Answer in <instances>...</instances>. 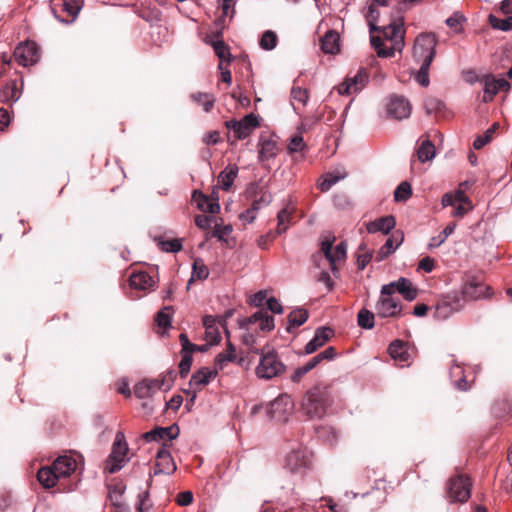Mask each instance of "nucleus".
<instances>
[{
    "instance_id": "1",
    "label": "nucleus",
    "mask_w": 512,
    "mask_h": 512,
    "mask_svg": "<svg viewBox=\"0 0 512 512\" xmlns=\"http://www.w3.org/2000/svg\"><path fill=\"white\" fill-rule=\"evenodd\" d=\"M379 13L373 5H369L368 11L366 13V18L369 23L370 32L381 31L384 39L392 42V45L389 48L384 47L383 40L379 36H371L370 43L372 47L377 51V55L382 58L392 57L395 52H401L405 42H404V27L402 22L391 23L383 28L377 27L376 22L378 20Z\"/></svg>"
},
{
    "instance_id": "2",
    "label": "nucleus",
    "mask_w": 512,
    "mask_h": 512,
    "mask_svg": "<svg viewBox=\"0 0 512 512\" xmlns=\"http://www.w3.org/2000/svg\"><path fill=\"white\" fill-rule=\"evenodd\" d=\"M253 353L260 356L255 369L258 378L270 380L284 373L286 367L273 348L266 346L260 350L254 349Z\"/></svg>"
},
{
    "instance_id": "3",
    "label": "nucleus",
    "mask_w": 512,
    "mask_h": 512,
    "mask_svg": "<svg viewBox=\"0 0 512 512\" xmlns=\"http://www.w3.org/2000/svg\"><path fill=\"white\" fill-rule=\"evenodd\" d=\"M328 405V393L326 389L315 387L307 392L302 402V409L310 418H321Z\"/></svg>"
},
{
    "instance_id": "4",
    "label": "nucleus",
    "mask_w": 512,
    "mask_h": 512,
    "mask_svg": "<svg viewBox=\"0 0 512 512\" xmlns=\"http://www.w3.org/2000/svg\"><path fill=\"white\" fill-rule=\"evenodd\" d=\"M395 285L386 284L381 288V296L376 304V314L381 318L396 317L400 314L402 307L397 297H394Z\"/></svg>"
},
{
    "instance_id": "5",
    "label": "nucleus",
    "mask_w": 512,
    "mask_h": 512,
    "mask_svg": "<svg viewBox=\"0 0 512 512\" xmlns=\"http://www.w3.org/2000/svg\"><path fill=\"white\" fill-rule=\"evenodd\" d=\"M437 39L433 33L419 35L414 43L413 56L418 62H432L436 55Z\"/></svg>"
},
{
    "instance_id": "6",
    "label": "nucleus",
    "mask_w": 512,
    "mask_h": 512,
    "mask_svg": "<svg viewBox=\"0 0 512 512\" xmlns=\"http://www.w3.org/2000/svg\"><path fill=\"white\" fill-rule=\"evenodd\" d=\"M464 308V301L457 291L451 292L438 301L434 309V317L446 320Z\"/></svg>"
},
{
    "instance_id": "7",
    "label": "nucleus",
    "mask_w": 512,
    "mask_h": 512,
    "mask_svg": "<svg viewBox=\"0 0 512 512\" xmlns=\"http://www.w3.org/2000/svg\"><path fill=\"white\" fill-rule=\"evenodd\" d=\"M173 380V372L159 379H145L136 384L134 394L137 398L146 399L152 397L161 389H169Z\"/></svg>"
},
{
    "instance_id": "8",
    "label": "nucleus",
    "mask_w": 512,
    "mask_h": 512,
    "mask_svg": "<svg viewBox=\"0 0 512 512\" xmlns=\"http://www.w3.org/2000/svg\"><path fill=\"white\" fill-rule=\"evenodd\" d=\"M128 452L125 436L122 432H118L115 437L112 452L107 460L106 469L109 473L119 471L126 463V454Z\"/></svg>"
},
{
    "instance_id": "9",
    "label": "nucleus",
    "mask_w": 512,
    "mask_h": 512,
    "mask_svg": "<svg viewBox=\"0 0 512 512\" xmlns=\"http://www.w3.org/2000/svg\"><path fill=\"white\" fill-rule=\"evenodd\" d=\"M472 483L467 476L459 475L448 484L447 497L451 503L466 502L471 495Z\"/></svg>"
},
{
    "instance_id": "10",
    "label": "nucleus",
    "mask_w": 512,
    "mask_h": 512,
    "mask_svg": "<svg viewBox=\"0 0 512 512\" xmlns=\"http://www.w3.org/2000/svg\"><path fill=\"white\" fill-rule=\"evenodd\" d=\"M368 79L369 75L366 69H359L355 75L347 76L338 86V93L347 96L358 93L366 86Z\"/></svg>"
},
{
    "instance_id": "11",
    "label": "nucleus",
    "mask_w": 512,
    "mask_h": 512,
    "mask_svg": "<svg viewBox=\"0 0 512 512\" xmlns=\"http://www.w3.org/2000/svg\"><path fill=\"white\" fill-rule=\"evenodd\" d=\"M332 240H325L321 243V251L325 255V258L329 261L330 267L333 273L337 271L336 262L344 260L347 255V245L345 242H340L333 248Z\"/></svg>"
},
{
    "instance_id": "12",
    "label": "nucleus",
    "mask_w": 512,
    "mask_h": 512,
    "mask_svg": "<svg viewBox=\"0 0 512 512\" xmlns=\"http://www.w3.org/2000/svg\"><path fill=\"white\" fill-rule=\"evenodd\" d=\"M293 408L294 403L291 397L287 394H282L270 404L269 413L276 421L284 422L292 413Z\"/></svg>"
},
{
    "instance_id": "13",
    "label": "nucleus",
    "mask_w": 512,
    "mask_h": 512,
    "mask_svg": "<svg viewBox=\"0 0 512 512\" xmlns=\"http://www.w3.org/2000/svg\"><path fill=\"white\" fill-rule=\"evenodd\" d=\"M490 288L484 285L482 282L476 280L475 278L469 279L465 282L461 288V291L458 292L464 301V304L468 301H474L481 298H485L488 296V291Z\"/></svg>"
},
{
    "instance_id": "14",
    "label": "nucleus",
    "mask_w": 512,
    "mask_h": 512,
    "mask_svg": "<svg viewBox=\"0 0 512 512\" xmlns=\"http://www.w3.org/2000/svg\"><path fill=\"white\" fill-rule=\"evenodd\" d=\"M14 58L19 65L27 67L38 61L39 50L34 42L19 44L14 51Z\"/></svg>"
},
{
    "instance_id": "15",
    "label": "nucleus",
    "mask_w": 512,
    "mask_h": 512,
    "mask_svg": "<svg viewBox=\"0 0 512 512\" xmlns=\"http://www.w3.org/2000/svg\"><path fill=\"white\" fill-rule=\"evenodd\" d=\"M484 86L483 101L490 102L499 91H508L510 83L505 78H495L487 75L482 79Z\"/></svg>"
},
{
    "instance_id": "16",
    "label": "nucleus",
    "mask_w": 512,
    "mask_h": 512,
    "mask_svg": "<svg viewBox=\"0 0 512 512\" xmlns=\"http://www.w3.org/2000/svg\"><path fill=\"white\" fill-rule=\"evenodd\" d=\"M218 374L217 369H210L208 367H202L195 371L189 381L190 389L195 391H201L206 387L212 380L216 378Z\"/></svg>"
},
{
    "instance_id": "17",
    "label": "nucleus",
    "mask_w": 512,
    "mask_h": 512,
    "mask_svg": "<svg viewBox=\"0 0 512 512\" xmlns=\"http://www.w3.org/2000/svg\"><path fill=\"white\" fill-rule=\"evenodd\" d=\"M157 462L154 467L153 475L159 474H172L176 470L175 462L168 450L165 448L160 449L156 455ZM152 476V474L150 475Z\"/></svg>"
},
{
    "instance_id": "18",
    "label": "nucleus",
    "mask_w": 512,
    "mask_h": 512,
    "mask_svg": "<svg viewBox=\"0 0 512 512\" xmlns=\"http://www.w3.org/2000/svg\"><path fill=\"white\" fill-rule=\"evenodd\" d=\"M388 113L398 120L408 118L411 114V105L404 97L393 96L389 102Z\"/></svg>"
},
{
    "instance_id": "19",
    "label": "nucleus",
    "mask_w": 512,
    "mask_h": 512,
    "mask_svg": "<svg viewBox=\"0 0 512 512\" xmlns=\"http://www.w3.org/2000/svg\"><path fill=\"white\" fill-rule=\"evenodd\" d=\"M54 472L58 475L59 479L67 478L77 469L76 460L68 455L59 456L52 464Z\"/></svg>"
},
{
    "instance_id": "20",
    "label": "nucleus",
    "mask_w": 512,
    "mask_h": 512,
    "mask_svg": "<svg viewBox=\"0 0 512 512\" xmlns=\"http://www.w3.org/2000/svg\"><path fill=\"white\" fill-rule=\"evenodd\" d=\"M179 428L177 425H172L169 427H157L149 432L144 434V438L146 441H160L167 440L171 441L178 437Z\"/></svg>"
},
{
    "instance_id": "21",
    "label": "nucleus",
    "mask_w": 512,
    "mask_h": 512,
    "mask_svg": "<svg viewBox=\"0 0 512 512\" xmlns=\"http://www.w3.org/2000/svg\"><path fill=\"white\" fill-rule=\"evenodd\" d=\"M307 452L302 449L292 450L286 457L285 466L291 472H297L304 469L308 465Z\"/></svg>"
},
{
    "instance_id": "22",
    "label": "nucleus",
    "mask_w": 512,
    "mask_h": 512,
    "mask_svg": "<svg viewBox=\"0 0 512 512\" xmlns=\"http://www.w3.org/2000/svg\"><path fill=\"white\" fill-rule=\"evenodd\" d=\"M259 126V117L253 113L246 115L239 126L234 131V137L236 140L246 139L252 132L253 129Z\"/></svg>"
},
{
    "instance_id": "23",
    "label": "nucleus",
    "mask_w": 512,
    "mask_h": 512,
    "mask_svg": "<svg viewBox=\"0 0 512 512\" xmlns=\"http://www.w3.org/2000/svg\"><path fill=\"white\" fill-rule=\"evenodd\" d=\"M332 334V330L328 327L317 328L314 337L305 346V353H314L317 349L321 348L330 339Z\"/></svg>"
},
{
    "instance_id": "24",
    "label": "nucleus",
    "mask_w": 512,
    "mask_h": 512,
    "mask_svg": "<svg viewBox=\"0 0 512 512\" xmlns=\"http://www.w3.org/2000/svg\"><path fill=\"white\" fill-rule=\"evenodd\" d=\"M192 198L197 207L204 212L216 214L220 211V205L217 198L209 199L206 195L197 190L193 192Z\"/></svg>"
},
{
    "instance_id": "25",
    "label": "nucleus",
    "mask_w": 512,
    "mask_h": 512,
    "mask_svg": "<svg viewBox=\"0 0 512 512\" xmlns=\"http://www.w3.org/2000/svg\"><path fill=\"white\" fill-rule=\"evenodd\" d=\"M129 282L132 288L143 291H150L155 286L152 277L144 271L132 273L129 277Z\"/></svg>"
},
{
    "instance_id": "26",
    "label": "nucleus",
    "mask_w": 512,
    "mask_h": 512,
    "mask_svg": "<svg viewBox=\"0 0 512 512\" xmlns=\"http://www.w3.org/2000/svg\"><path fill=\"white\" fill-rule=\"evenodd\" d=\"M395 225L396 221L393 216H385L370 222L367 225V230L369 233L382 232L384 234H388Z\"/></svg>"
},
{
    "instance_id": "27",
    "label": "nucleus",
    "mask_w": 512,
    "mask_h": 512,
    "mask_svg": "<svg viewBox=\"0 0 512 512\" xmlns=\"http://www.w3.org/2000/svg\"><path fill=\"white\" fill-rule=\"evenodd\" d=\"M321 50L326 54H335L339 52V34L335 31H328L321 38Z\"/></svg>"
},
{
    "instance_id": "28",
    "label": "nucleus",
    "mask_w": 512,
    "mask_h": 512,
    "mask_svg": "<svg viewBox=\"0 0 512 512\" xmlns=\"http://www.w3.org/2000/svg\"><path fill=\"white\" fill-rule=\"evenodd\" d=\"M259 146L258 158L262 162L274 159L278 154L277 142L273 139H261Z\"/></svg>"
},
{
    "instance_id": "29",
    "label": "nucleus",
    "mask_w": 512,
    "mask_h": 512,
    "mask_svg": "<svg viewBox=\"0 0 512 512\" xmlns=\"http://www.w3.org/2000/svg\"><path fill=\"white\" fill-rule=\"evenodd\" d=\"M388 350L391 357L398 361L402 366L409 365L410 356L404 342L401 340H395L390 344Z\"/></svg>"
},
{
    "instance_id": "30",
    "label": "nucleus",
    "mask_w": 512,
    "mask_h": 512,
    "mask_svg": "<svg viewBox=\"0 0 512 512\" xmlns=\"http://www.w3.org/2000/svg\"><path fill=\"white\" fill-rule=\"evenodd\" d=\"M390 284H394L395 292L398 291L408 301H412L417 297V290L413 287L411 281L406 278L401 277Z\"/></svg>"
},
{
    "instance_id": "31",
    "label": "nucleus",
    "mask_w": 512,
    "mask_h": 512,
    "mask_svg": "<svg viewBox=\"0 0 512 512\" xmlns=\"http://www.w3.org/2000/svg\"><path fill=\"white\" fill-rule=\"evenodd\" d=\"M403 237L401 235L397 236L393 234L389 237L385 244L379 249L378 254L376 256L377 261H382L387 258L390 254H392L396 248L401 244Z\"/></svg>"
},
{
    "instance_id": "32",
    "label": "nucleus",
    "mask_w": 512,
    "mask_h": 512,
    "mask_svg": "<svg viewBox=\"0 0 512 512\" xmlns=\"http://www.w3.org/2000/svg\"><path fill=\"white\" fill-rule=\"evenodd\" d=\"M190 99L201 106L206 113L210 112L215 104V97L211 93L195 92L190 95Z\"/></svg>"
},
{
    "instance_id": "33",
    "label": "nucleus",
    "mask_w": 512,
    "mask_h": 512,
    "mask_svg": "<svg viewBox=\"0 0 512 512\" xmlns=\"http://www.w3.org/2000/svg\"><path fill=\"white\" fill-rule=\"evenodd\" d=\"M38 481L43 485L45 488H52L55 486L56 482L59 479L56 472H54L53 467H43L41 468L37 473Z\"/></svg>"
},
{
    "instance_id": "34",
    "label": "nucleus",
    "mask_w": 512,
    "mask_h": 512,
    "mask_svg": "<svg viewBox=\"0 0 512 512\" xmlns=\"http://www.w3.org/2000/svg\"><path fill=\"white\" fill-rule=\"evenodd\" d=\"M294 212L293 207H284L277 213V229L276 234H282L289 228L291 218Z\"/></svg>"
},
{
    "instance_id": "35",
    "label": "nucleus",
    "mask_w": 512,
    "mask_h": 512,
    "mask_svg": "<svg viewBox=\"0 0 512 512\" xmlns=\"http://www.w3.org/2000/svg\"><path fill=\"white\" fill-rule=\"evenodd\" d=\"M238 174V168L236 166H227L218 176V182L222 189L228 191Z\"/></svg>"
},
{
    "instance_id": "36",
    "label": "nucleus",
    "mask_w": 512,
    "mask_h": 512,
    "mask_svg": "<svg viewBox=\"0 0 512 512\" xmlns=\"http://www.w3.org/2000/svg\"><path fill=\"white\" fill-rule=\"evenodd\" d=\"M434 144L429 139H423L417 149V157L421 162L430 161L435 157Z\"/></svg>"
},
{
    "instance_id": "37",
    "label": "nucleus",
    "mask_w": 512,
    "mask_h": 512,
    "mask_svg": "<svg viewBox=\"0 0 512 512\" xmlns=\"http://www.w3.org/2000/svg\"><path fill=\"white\" fill-rule=\"evenodd\" d=\"M308 312L305 309H296L288 315V322L286 330L291 332L292 328L300 327L308 319Z\"/></svg>"
},
{
    "instance_id": "38",
    "label": "nucleus",
    "mask_w": 512,
    "mask_h": 512,
    "mask_svg": "<svg viewBox=\"0 0 512 512\" xmlns=\"http://www.w3.org/2000/svg\"><path fill=\"white\" fill-rule=\"evenodd\" d=\"M347 177V173L345 171L337 172V173H328L323 179L318 183V188L326 192L330 190V188L335 185L338 181Z\"/></svg>"
},
{
    "instance_id": "39",
    "label": "nucleus",
    "mask_w": 512,
    "mask_h": 512,
    "mask_svg": "<svg viewBox=\"0 0 512 512\" xmlns=\"http://www.w3.org/2000/svg\"><path fill=\"white\" fill-rule=\"evenodd\" d=\"M235 359V346L228 341L227 349L219 353L215 358V365L218 369L222 370L227 362H232Z\"/></svg>"
},
{
    "instance_id": "40",
    "label": "nucleus",
    "mask_w": 512,
    "mask_h": 512,
    "mask_svg": "<svg viewBox=\"0 0 512 512\" xmlns=\"http://www.w3.org/2000/svg\"><path fill=\"white\" fill-rule=\"evenodd\" d=\"M455 228L456 223L448 224L443 229V231H441L437 236H434L430 239V242L428 244L429 249L439 247L441 244H443L446 241V239L454 232Z\"/></svg>"
},
{
    "instance_id": "41",
    "label": "nucleus",
    "mask_w": 512,
    "mask_h": 512,
    "mask_svg": "<svg viewBox=\"0 0 512 512\" xmlns=\"http://www.w3.org/2000/svg\"><path fill=\"white\" fill-rule=\"evenodd\" d=\"M212 47L215 54L220 58L221 62L231 60V53L229 47L222 40H215L212 42Z\"/></svg>"
},
{
    "instance_id": "42",
    "label": "nucleus",
    "mask_w": 512,
    "mask_h": 512,
    "mask_svg": "<svg viewBox=\"0 0 512 512\" xmlns=\"http://www.w3.org/2000/svg\"><path fill=\"white\" fill-rule=\"evenodd\" d=\"M412 195V188L411 185L404 181L401 182L398 187L396 188L394 192V200L396 202H405L407 201Z\"/></svg>"
},
{
    "instance_id": "43",
    "label": "nucleus",
    "mask_w": 512,
    "mask_h": 512,
    "mask_svg": "<svg viewBox=\"0 0 512 512\" xmlns=\"http://www.w3.org/2000/svg\"><path fill=\"white\" fill-rule=\"evenodd\" d=\"M374 314L363 308L357 316L358 325L364 329H372L374 327Z\"/></svg>"
},
{
    "instance_id": "44",
    "label": "nucleus",
    "mask_w": 512,
    "mask_h": 512,
    "mask_svg": "<svg viewBox=\"0 0 512 512\" xmlns=\"http://www.w3.org/2000/svg\"><path fill=\"white\" fill-rule=\"evenodd\" d=\"M124 491L125 487L120 485H114L109 488L108 498L115 507L121 508L123 506L122 496Z\"/></svg>"
},
{
    "instance_id": "45",
    "label": "nucleus",
    "mask_w": 512,
    "mask_h": 512,
    "mask_svg": "<svg viewBox=\"0 0 512 512\" xmlns=\"http://www.w3.org/2000/svg\"><path fill=\"white\" fill-rule=\"evenodd\" d=\"M489 23L494 29L509 31L512 29V15L504 19L489 15Z\"/></svg>"
},
{
    "instance_id": "46",
    "label": "nucleus",
    "mask_w": 512,
    "mask_h": 512,
    "mask_svg": "<svg viewBox=\"0 0 512 512\" xmlns=\"http://www.w3.org/2000/svg\"><path fill=\"white\" fill-rule=\"evenodd\" d=\"M432 62H422L415 76V80L423 87H427L430 83L429 68Z\"/></svg>"
},
{
    "instance_id": "47",
    "label": "nucleus",
    "mask_w": 512,
    "mask_h": 512,
    "mask_svg": "<svg viewBox=\"0 0 512 512\" xmlns=\"http://www.w3.org/2000/svg\"><path fill=\"white\" fill-rule=\"evenodd\" d=\"M277 45V35L271 31L267 30L263 33L260 39V46L264 50H272Z\"/></svg>"
},
{
    "instance_id": "48",
    "label": "nucleus",
    "mask_w": 512,
    "mask_h": 512,
    "mask_svg": "<svg viewBox=\"0 0 512 512\" xmlns=\"http://www.w3.org/2000/svg\"><path fill=\"white\" fill-rule=\"evenodd\" d=\"M172 310L171 306H166L160 310L156 315V323L159 328L164 331L171 327V316L166 312Z\"/></svg>"
},
{
    "instance_id": "49",
    "label": "nucleus",
    "mask_w": 512,
    "mask_h": 512,
    "mask_svg": "<svg viewBox=\"0 0 512 512\" xmlns=\"http://www.w3.org/2000/svg\"><path fill=\"white\" fill-rule=\"evenodd\" d=\"M466 21V18L460 12H455L449 18L446 19V24L448 27L453 29L456 33L462 31V24Z\"/></svg>"
},
{
    "instance_id": "50",
    "label": "nucleus",
    "mask_w": 512,
    "mask_h": 512,
    "mask_svg": "<svg viewBox=\"0 0 512 512\" xmlns=\"http://www.w3.org/2000/svg\"><path fill=\"white\" fill-rule=\"evenodd\" d=\"M209 276V270L201 259H195L193 263L192 278L204 280Z\"/></svg>"
},
{
    "instance_id": "51",
    "label": "nucleus",
    "mask_w": 512,
    "mask_h": 512,
    "mask_svg": "<svg viewBox=\"0 0 512 512\" xmlns=\"http://www.w3.org/2000/svg\"><path fill=\"white\" fill-rule=\"evenodd\" d=\"M497 127H498V124L495 123V124H493L492 127H490L489 129H487L485 131L484 135L478 136L474 140L473 147L477 150L483 148L492 139V136Z\"/></svg>"
},
{
    "instance_id": "52",
    "label": "nucleus",
    "mask_w": 512,
    "mask_h": 512,
    "mask_svg": "<svg viewBox=\"0 0 512 512\" xmlns=\"http://www.w3.org/2000/svg\"><path fill=\"white\" fill-rule=\"evenodd\" d=\"M160 248L165 252H178L182 249V243L179 239L165 240L160 239L158 242Z\"/></svg>"
},
{
    "instance_id": "53",
    "label": "nucleus",
    "mask_w": 512,
    "mask_h": 512,
    "mask_svg": "<svg viewBox=\"0 0 512 512\" xmlns=\"http://www.w3.org/2000/svg\"><path fill=\"white\" fill-rule=\"evenodd\" d=\"M181 355H182V359L179 363V373H180L181 377L184 378L187 376V374L190 371L193 358H192L191 352H189V351L181 352Z\"/></svg>"
},
{
    "instance_id": "54",
    "label": "nucleus",
    "mask_w": 512,
    "mask_h": 512,
    "mask_svg": "<svg viewBox=\"0 0 512 512\" xmlns=\"http://www.w3.org/2000/svg\"><path fill=\"white\" fill-rule=\"evenodd\" d=\"M258 210H259V201H254L252 203L251 207H249L248 209H246L239 215V218L244 223H252L257 216Z\"/></svg>"
},
{
    "instance_id": "55",
    "label": "nucleus",
    "mask_w": 512,
    "mask_h": 512,
    "mask_svg": "<svg viewBox=\"0 0 512 512\" xmlns=\"http://www.w3.org/2000/svg\"><path fill=\"white\" fill-rule=\"evenodd\" d=\"M258 325L261 331L270 332L275 327L274 318L262 310V316L259 319Z\"/></svg>"
},
{
    "instance_id": "56",
    "label": "nucleus",
    "mask_w": 512,
    "mask_h": 512,
    "mask_svg": "<svg viewBox=\"0 0 512 512\" xmlns=\"http://www.w3.org/2000/svg\"><path fill=\"white\" fill-rule=\"evenodd\" d=\"M262 316V310L255 312L250 317H245L238 320L240 329L250 330L251 325L258 324L260 317Z\"/></svg>"
},
{
    "instance_id": "57",
    "label": "nucleus",
    "mask_w": 512,
    "mask_h": 512,
    "mask_svg": "<svg viewBox=\"0 0 512 512\" xmlns=\"http://www.w3.org/2000/svg\"><path fill=\"white\" fill-rule=\"evenodd\" d=\"M291 97L294 101H297L303 106L306 105L309 99L308 91L306 89L296 86H293L291 89Z\"/></svg>"
},
{
    "instance_id": "58",
    "label": "nucleus",
    "mask_w": 512,
    "mask_h": 512,
    "mask_svg": "<svg viewBox=\"0 0 512 512\" xmlns=\"http://www.w3.org/2000/svg\"><path fill=\"white\" fill-rule=\"evenodd\" d=\"M205 340L209 345H215L220 342L221 335L218 326H210L205 328Z\"/></svg>"
},
{
    "instance_id": "59",
    "label": "nucleus",
    "mask_w": 512,
    "mask_h": 512,
    "mask_svg": "<svg viewBox=\"0 0 512 512\" xmlns=\"http://www.w3.org/2000/svg\"><path fill=\"white\" fill-rule=\"evenodd\" d=\"M3 97L6 101H17L20 97V93L17 91L16 84H7L3 90Z\"/></svg>"
},
{
    "instance_id": "60",
    "label": "nucleus",
    "mask_w": 512,
    "mask_h": 512,
    "mask_svg": "<svg viewBox=\"0 0 512 512\" xmlns=\"http://www.w3.org/2000/svg\"><path fill=\"white\" fill-rule=\"evenodd\" d=\"M305 148V143L302 136L296 135L291 138L287 149L289 153L300 152Z\"/></svg>"
},
{
    "instance_id": "61",
    "label": "nucleus",
    "mask_w": 512,
    "mask_h": 512,
    "mask_svg": "<svg viewBox=\"0 0 512 512\" xmlns=\"http://www.w3.org/2000/svg\"><path fill=\"white\" fill-rule=\"evenodd\" d=\"M213 223L216 224V219L213 216L197 215L195 217V224L200 229H208L212 226Z\"/></svg>"
},
{
    "instance_id": "62",
    "label": "nucleus",
    "mask_w": 512,
    "mask_h": 512,
    "mask_svg": "<svg viewBox=\"0 0 512 512\" xmlns=\"http://www.w3.org/2000/svg\"><path fill=\"white\" fill-rule=\"evenodd\" d=\"M219 6L223 17H232L234 15V0H219Z\"/></svg>"
},
{
    "instance_id": "63",
    "label": "nucleus",
    "mask_w": 512,
    "mask_h": 512,
    "mask_svg": "<svg viewBox=\"0 0 512 512\" xmlns=\"http://www.w3.org/2000/svg\"><path fill=\"white\" fill-rule=\"evenodd\" d=\"M242 343L249 348V351L253 353L254 344L256 342V335L250 330H246L245 333L241 336Z\"/></svg>"
},
{
    "instance_id": "64",
    "label": "nucleus",
    "mask_w": 512,
    "mask_h": 512,
    "mask_svg": "<svg viewBox=\"0 0 512 512\" xmlns=\"http://www.w3.org/2000/svg\"><path fill=\"white\" fill-rule=\"evenodd\" d=\"M435 267V260L429 256L422 258L418 263V269L423 270L426 273L433 271Z\"/></svg>"
}]
</instances>
